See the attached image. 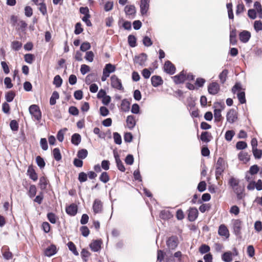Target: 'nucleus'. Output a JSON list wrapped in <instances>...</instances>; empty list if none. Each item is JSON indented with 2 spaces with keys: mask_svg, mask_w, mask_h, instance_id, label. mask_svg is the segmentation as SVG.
I'll use <instances>...</instances> for the list:
<instances>
[{
  "mask_svg": "<svg viewBox=\"0 0 262 262\" xmlns=\"http://www.w3.org/2000/svg\"><path fill=\"white\" fill-rule=\"evenodd\" d=\"M241 86L239 83H236L232 88V91L233 93H235L238 91L237 93V97L241 103L243 104L246 102L245 94L244 92L241 91Z\"/></svg>",
  "mask_w": 262,
  "mask_h": 262,
  "instance_id": "f257e3e1",
  "label": "nucleus"
},
{
  "mask_svg": "<svg viewBox=\"0 0 262 262\" xmlns=\"http://www.w3.org/2000/svg\"><path fill=\"white\" fill-rule=\"evenodd\" d=\"M30 113L34 117V118L39 121L41 117V113L38 107L36 105H32L29 107Z\"/></svg>",
  "mask_w": 262,
  "mask_h": 262,
  "instance_id": "f03ea898",
  "label": "nucleus"
},
{
  "mask_svg": "<svg viewBox=\"0 0 262 262\" xmlns=\"http://www.w3.org/2000/svg\"><path fill=\"white\" fill-rule=\"evenodd\" d=\"M226 119L230 124L234 123L237 119V113L234 109H230L227 113Z\"/></svg>",
  "mask_w": 262,
  "mask_h": 262,
  "instance_id": "7ed1b4c3",
  "label": "nucleus"
},
{
  "mask_svg": "<svg viewBox=\"0 0 262 262\" xmlns=\"http://www.w3.org/2000/svg\"><path fill=\"white\" fill-rule=\"evenodd\" d=\"M150 0H141L140 8L142 15L146 14L149 8Z\"/></svg>",
  "mask_w": 262,
  "mask_h": 262,
  "instance_id": "20e7f679",
  "label": "nucleus"
},
{
  "mask_svg": "<svg viewBox=\"0 0 262 262\" xmlns=\"http://www.w3.org/2000/svg\"><path fill=\"white\" fill-rule=\"evenodd\" d=\"M103 210V204L99 199H95L93 204V210L95 214L100 213Z\"/></svg>",
  "mask_w": 262,
  "mask_h": 262,
  "instance_id": "39448f33",
  "label": "nucleus"
},
{
  "mask_svg": "<svg viewBox=\"0 0 262 262\" xmlns=\"http://www.w3.org/2000/svg\"><path fill=\"white\" fill-rule=\"evenodd\" d=\"M111 85L114 88L120 90L123 89L121 81L117 76L115 75H112L111 77Z\"/></svg>",
  "mask_w": 262,
  "mask_h": 262,
  "instance_id": "423d86ee",
  "label": "nucleus"
},
{
  "mask_svg": "<svg viewBox=\"0 0 262 262\" xmlns=\"http://www.w3.org/2000/svg\"><path fill=\"white\" fill-rule=\"evenodd\" d=\"M176 84H180L186 81V72L182 71L179 74L172 77Z\"/></svg>",
  "mask_w": 262,
  "mask_h": 262,
  "instance_id": "0eeeda50",
  "label": "nucleus"
},
{
  "mask_svg": "<svg viewBox=\"0 0 262 262\" xmlns=\"http://www.w3.org/2000/svg\"><path fill=\"white\" fill-rule=\"evenodd\" d=\"M57 252V249L55 245H51L48 247L44 251L45 255L48 257H51L55 255Z\"/></svg>",
  "mask_w": 262,
  "mask_h": 262,
  "instance_id": "6e6552de",
  "label": "nucleus"
},
{
  "mask_svg": "<svg viewBox=\"0 0 262 262\" xmlns=\"http://www.w3.org/2000/svg\"><path fill=\"white\" fill-rule=\"evenodd\" d=\"M102 242L101 240H95L93 241L90 245V247L92 251L94 252H98L99 251L101 247Z\"/></svg>",
  "mask_w": 262,
  "mask_h": 262,
  "instance_id": "1a4fd4ad",
  "label": "nucleus"
},
{
  "mask_svg": "<svg viewBox=\"0 0 262 262\" xmlns=\"http://www.w3.org/2000/svg\"><path fill=\"white\" fill-rule=\"evenodd\" d=\"M147 60V55L144 53H142L135 57V62L141 66H145V63Z\"/></svg>",
  "mask_w": 262,
  "mask_h": 262,
  "instance_id": "9d476101",
  "label": "nucleus"
},
{
  "mask_svg": "<svg viewBox=\"0 0 262 262\" xmlns=\"http://www.w3.org/2000/svg\"><path fill=\"white\" fill-rule=\"evenodd\" d=\"M208 92L212 95L217 94L220 90L219 84L216 82L210 83L208 87Z\"/></svg>",
  "mask_w": 262,
  "mask_h": 262,
  "instance_id": "9b49d317",
  "label": "nucleus"
},
{
  "mask_svg": "<svg viewBox=\"0 0 262 262\" xmlns=\"http://www.w3.org/2000/svg\"><path fill=\"white\" fill-rule=\"evenodd\" d=\"M178 238L175 236H171L167 241V245L169 248L174 249L178 246Z\"/></svg>",
  "mask_w": 262,
  "mask_h": 262,
  "instance_id": "f8f14e48",
  "label": "nucleus"
},
{
  "mask_svg": "<svg viewBox=\"0 0 262 262\" xmlns=\"http://www.w3.org/2000/svg\"><path fill=\"white\" fill-rule=\"evenodd\" d=\"M234 192L237 194L238 199H241L244 196V191L245 186L244 185L238 184L236 187L233 188Z\"/></svg>",
  "mask_w": 262,
  "mask_h": 262,
  "instance_id": "ddd939ff",
  "label": "nucleus"
},
{
  "mask_svg": "<svg viewBox=\"0 0 262 262\" xmlns=\"http://www.w3.org/2000/svg\"><path fill=\"white\" fill-rule=\"evenodd\" d=\"M164 69V71L169 74H174L176 71L174 65L169 61H167L165 63Z\"/></svg>",
  "mask_w": 262,
  "mask_h": 262,
  "instance_id": "4468645a",
  "label": "nucleus"
},
{
  "mask_svg": "<svg viewBox=\"0 0 262 262\" xmlns=\"http://www.w3.org/2000/svg\"><path fill=\"white\" fill-rule=\"evenodd\" d=\"M126 127L129 129H132L136 125V122L135 117L133 115H129L126 120Z\"/></svg>",
  "mask_w": 262,
  "mask_h": 262,
  "instance_id": "2eb2a0df",
  "label": "nucleus"
},
{
  "mask_svg": "<svg viewBox=\"0 0 262 262\" xmlns=\"http://www.w3.org/2000/svg\"><path fill=\"white\" fill-rule=\"evenodd\" d=\"M242 227V222L239 220L233 221V228L234 232L236 235H239L241 233Z\"/></svg>",
  "mask_w": 262,
  "mask_h": 262,
  "instance_id": "dca6fc26",
  "label": "nucleus"
},
{
  "mask_svg": "<svg viewBox=\"0 0 262 262\" xmlns=\"http://www.w3.org/2000/svg\"><path fill=\"white\" fill-rule=\"evenodd\" d=\"M198 216V211L195 208H191L189 210L188 217L190 221H194Z\"/></svg>",
  "mask_w": 262,
  "mask_h": 262,
  "instance_id": "f3484780",
  "label": "nucleus"
},
{
  "mask_svg": "<svg viewBox=\"0 0 262 262\" xmlns=\"http://www.w3.org/2000/svg\"><path fill=\"white\" fill-rule=\"evenodd\" d=\"M238 158L243 163H247L250 160V156L248 152L242 151L238 155Z\"/></svg>",
  "mask_w": 262,
  "mask_h": 262,
  "instance_id": "a211bd4d",
  "label": "nucleus"
},
{
  "mask_svg": "<svg viewBox=\"0 0 262 262\" xmlns=\"http://www.w3.org/2000/svg\"><path fill=\"white\" fill-rule=\"evenodd\" d=\"M114 155L118 168L122 172L124 171L125 168L122 161L120 159L119 155L117 152H114Z\"/></svg>",
  "mask_w": 262,
  "mask_h": 262,
  "instance_id": "6ab92c4d",
  "label": "nucleus"
},
{
  "mask_svg": "<svg viewBox=\"0 0 262 262\" xmlns=\"http://www.w3.org/2000/svg\"><path fill=\"white\" fill-rule=\"evenodd\" d=\"M151 84L154 87H157L161 85L163 83V80L160 76H153L151 78Z\"/></svg>",
  "mask_w": 262,
  "mask_h": 262,
  "instance_id": "aec40b11",
  "label": "nucleus"
},
{
  "mask_svg": "<svg viewBox=\"0 0 262 262\" xmlns=\"http://www.w3.org/2000/svg\"><path fill=\"white\" fill-rule=\"evenodd\" d=\"M218 233L221 236H224L226 237H228L229 236V231L224 225H221L219 227Z\"/></svg>",
  "mask_w": 262,
  "mask_h": 262,
  "instance_id": "412c9836",
  "label": "nucleus"
},
{
  "mask_svg": "<svg viewBox=\"0 0 262 262\" xmlns=\"http://www.w3.org/2000/svg\"><path fill=\"white\" fill-rule=\"evenodd\" d=\"M251 35L250 33L247 31H244L239 34V39L243 42H247L249 40Z\"/></svg>",
  "mask_w": 262,
  "mask_h": 262,
  "instance_id": "4be33fe9",
  "label": "nucleus"
},
{
  "mask_svg": "<svg viewBox=\"0 0 262 262\" xmlns=\"http://www.w3.org/2000/svg\"><path fill=\"white\" fill-rule=\"evenodd\" d=\"M27 173L29 175L30 179H31L34 181H37L38 179V176L37 173L35 172L34 169L32 167V166H30L28 167L27 170Z\"/></svg>",
  "mask_w": 262,
  "mask_h": 262,
  "instance_id": "5701e85b",
  "label": "nucleus"
},
{
  "mask_svg": "<svg viewBox=\"0 0 262 262\" xmlns=\"http://www.w3.org/2000/svg\"><path fill=\"white\" fill-rule=\"evenodd\" d=\"M116 70V67L111 64V63H107L105 66L103 70V71L104 73H105L106 74L110 75V74L112 73H113Z\"/></svg>",
  "mask_w": 262,
  "mask_h": 262,
  "instance_id": "b1692460",
  "label": "nucleus"
},
{
  "mask_svg": "<svg viewBox=\"0 0 262 262\" xmlns=\"http://www.w3.org/2000/svg\"><path fill=\"white\" fill-rule=\"evenodd\" d=\"M120 109L122 111L124 112L129 111L130 109V103L127 99H123L122 100Z\"/></svg>",
  "mask_w": 262,
  "mask_h": 262,
  "instance_id": "393cba45",
  "label": "nucleus"
},
{
  "mask_svg": "<svg viewBox=\"0 0 262 262\" xmlns=\"http://www.w3.org/2000/svg\"><path fill=\"white\" fill-rule=\"evenodd\" d=\"M77 211V206L74 204L70 205L69 206L67 207L66 212L67 213L71 215H74L76 214Z\"/></svg>",
  "mask_w": 262,
  "mask_h": 262,
  "instance_id": "a878e982",
  "label": "nucleus"
},
{
  "mask_svg": "<svg viewBox=\"0 0 262 262\" xmlns=\"http://www.w3.org/2000/svg\"><path fill=\"white\" fill-rule=\"evenodd\" d=\"M124 11L127 15L133 16L136 13V9L134 6H126L125 7Z\"/></svg>",
  "mask_w": 262,
  "mask_h": 262,
  "instance_id": "bb28decb",
  "label": "nucleus"
},
{
  "mask_svg": "<svg viewBox=\"0 0 262 262\" xmlns=\"http://www.w3.org/2000/svg\"><path fill=\"white\" fill-rule=\"evenodd\" d=\"M211 139V134L207 132H203L201 136V140L204 142H209Z\"/></svg>",
  "mask_w": 262,
  "mask_h": 262,
  "instance_id": "cd10ccee",
  "label": "nucleus"
},
{
  "mask_svg": "<svg viewBox=\"0 0 262 262\" xmlns=\"http://www.w3.org/2000/svg\"><path fill=\"white\" fill-rule=\"evenodd\" d=\"M254 7L255 11L257 12L258 16L259 18H262V7L261 4L258 2H255L254 4Z\"/></svg>",
  "mask_w": 262,
  "mask_h": 262,
  "instance_id": "c85d7f7f",
  "label": "nucleus"
},
{
  "mask_svg": "<svg viewBox=\"0 0 262 262\" xmlns=\"http://www.w3.org/2000/svg\"><path fill=\"white\" fill-rule=\"evenodd\" d=\"M172 216V214L169 210H163L160 213L161 218L164 220L170 219Z\"/></svg>",
  "mask_w": 262,
  "mask_h": 262,
  "instance_id": "c756f323",
  "label": "nucleus"
},
{
  "mask_svg": "<svg viewBox=\"0 0 262 262\" xmlns=\"http://www.w3.org/2000/svg\"><path fill=\"white\" fill-rule=\"evenodd\" d=\"M72 143L75 145H78L81 142V136L78 134H74L72 136L71 139Z\"/></svg>",
  "mask_w": 262,
  "mask_h": 262,
  "instance_id": "7c9ffc66",
  "label": "nucleus"
},
{
  "mask_svg": "<svg viewBox=\"0 0 262 262\" xmlns=\"http://www.w3.org/2000/svg\"><path fill=\"white\" fill-rule=\"evenodd\" d=\"M222 259L225 262H231L232 260V254L231 252H227L222 255Z\"/></svg>",
  "mask_w": 262,
  "mask_h": 262,
  "instance_id": "2f4dec72",
  "label": "nucleus"
},
{
  "mask_svg": "<svg viewBox=\"0 0 262 262\" xmlns=\"http://www.w3.org/2000/svg\"><path fill=\"white\" fill-rule=\"evenodd\" d=\"M236 30L235 29L231 30L230 33V42L233 45H235L236 43Z\"/></svg>",
  "mask_w": 262,
  "mask_h": 262,
  "instance_id": "473e14b6",
  "label": "nucleus"
},
{
  "mask_svg": "<svg viewBox=\"0 0 262 262\" xmlns=\"http://www.w3.org/2000/svg\"><path fill=\"white\" fill-rule=\"evenodd\" d=\"M59 96L57 92L54 91L50 98V103L51 105H54L56 103V100L59 99Z\"/></svg>",
  "mask_w": 262,
  "mask_h": 262,
  "instance_id": "72a5a7b5",
  "label": "nucleus"
},
{
  "mask_svg": "<svg viewBox=\"0 0 262 262\" xmlns=\"http://www.w3.org/2000/svg\"><path fill=\"white\" fill-rule=\"evenodd\" d=\"M99 180L102 182H103L104 183H106L109 181L110 177L106 172H103L101 173V174L99 177Z\"/></svg>",
  "mask_w": 262,
  "mask_h": 262,
  "instance_id": "f704fd0d",
  "label": "nucleus"
},
{
  "mask_svg": "<svg viewBox=\"0 0 262 262\" xmlns=\"http://www.w3.org/2000/svg\"><path fill=\"white\" fill-rule=\"evenodd\" d=\"M228 71L227 70H224L219 75V78L221 83H224L226 80V77Z\"/></svg>",
  "mask_w": 262,
  "mask_h": 262,
  "instance_id": "c9c22d12",
  "label": "nucleus"
},
{
  "mask_svg": "<svg viewBox=\"0 0 262 262\" xmlns=\"http://www.w3.org/2000/svg\"><path fill=\"white\" fill-rule=\"evenodd\" d=\"M221 112L222 111L219 110H214V117L215 121L220 122L221 121L222 119Z\"/></svg>",
  "mask_w": 262,
  "mask_h": 262,
  "instance_id": "e433bc0d",
  "label": "nucleus"
},
{
  "mask_svg": "<svg viewBox=\"0 0 262 262\" xmlns=\"http://www.w3.org/2000/svg\"><path fill=\"white\" fill-rule=\"evenodd\" d=\"M62 83V80L59 75H56L54 77L53 84L56 85V87H60Z\"/></svg>",
  "mask_w": 262,
  "mask_h": 262,
  "instance_id": "4c0bfd02",
  "label": "nucleus"
},
{
  "mask_svg": "<svg viewBox=\"0 0 262 262\" xmlns=\"http://www.w3.org/2000/svg\"><path fill=\"white\" fill-rule=\"evenodd\" d=\"M22 47V43L18 41H13L11 43V47L12 49L18 51Z\"/></svg>",
  "mask_w": 262,
  "mask_h": 262,
  "instance_id": "58836bf2",
  "label": "nucleus"
},
{
  "mask_svg": "<svg viewBox=\"0 0 262 262\" xmlns=\"http://www.w3.org/2000/svg\"><path fill=\"white\" fill-rule=\"evenodd\" d=\"M128 42L129 46L132 47H135L136 46V38L132 35H129L128 37Z\"/></svg>",
  "mask_w": 262,
  "mask_h": 262,
  "instance_id": "ea45409f",
  "label": "nucleus"
},
{
  "mask_svg": "<svg viewBox=\"0 0 262 262\" xmlns=\"http://www.w3.org/2000/svg\"><path fill=\"white\" fill-rule=\"evenodd\" d=\"M235 133L233 130H230L226 132L225 136V139L228 141L232 140L233 137L234 136Z\"/></svg>",
  "mask_w": 262,
  "mask_h": 262,
  "instance_id": "a19ab883",
  "label": "nucleus"
},
{
  "mask_svg": "<svg viewBox=\"0 0 262 262\" xmlns=\"http://www.w3.org/2000/svg\"><path fill=\"white\" fill-rule=\"evenodd\" d=\"M81 255L83 260L86 262L88 260V258L91 253L88 250L83 249L81 252Z\"/></svg>",
  "mask_w": 262,
  "mask_h": 262,
  "instance_id": "79ce46f5",
  "label": "nucleus"
},
{
  "mask_svg": "<svg viewBox=\"0 0 262 262\" xmlns=\"http://www.w3.org/2000/svg\"><path fill=\"white\" fill-rule=\"evenodd\" d=\"M53 154L54 159L56 161H59L61 159V156L60 154V152L58 148H54L53 151Z\"/></svg>",
  "mask_w": 262,
  "mask_h": 262,
  "instance_id": "37998d69",
  "label": "nucleus"
},
{
  "mask_svg": "<svg viewBox=\"0 0 262 262\" xmlns=\"http://www.w3.org/2000/svg\"><path fill=\"white\" fill-rule=\"evenodd\" d=\"M214 110H219L222 111L224 110L225 105L224 102H216L214 104Z\"/></svg>",
  "mask_w": 262,
  "mask_h": 262,
  "instance_id": "c03bdc74",
  "label": "nucleus"
},
{
  "mask_svg": "<svg viewBox=\"0 0 262 262\" xmlns=\"http://www.w3.org/2000/svg\"><path fill=\"white\" fill-rule=\"evenodd\" d=\"M68 246L70 250H71L75 255H78V252L76 250V247L73 243L70 242L68 243Z\"/></svg>",
  "mask_w": 262,
  "mask_h": 262,
  "instance_id": "a18cd8bd",
  "label": "nucleus"
},
{
  "mask_svg": "<svg viewBox=\"0 0 262 262\" xmlns=\"http://www.w3.org/2000/svg\"><path fill=\"white\" fill-rule=\"evenodd\" d=\"M223 162V160L222 158H219L218 159L217 163H216V174H221V172L223 171V168L219 167V166L221 165Z\"/></svg>",
  "mask_w": 262,
  "mask_h": 262,
  "instance_id": "49530a36",
  "label": "nucleus"
},
{
  "mask_svg": "<svg viewBox=\"0 0 262 262\" xmlns=\"http://www.w3.org/2000/svg\"><path fill=\"white\" fill-rule=\"evenodd\" d=\"M88 156V151L85 149H82L78 151L77 156L80 159H85Z\"/></svg>",
  "mask_w": 262,
  "mask_h": 262,
  "instance_id": "de8ad7c7",
  "label": "nucleus"
},
{
  "mask_svg": "<svg viewBox=\"0 0 262 262\" xmlns=\"http://www.w3.org/2000/svg\"><path fill=\"white\" fill-rule=\"evenodd\" d=\"M113 138L114 142L117 144H121L122 143V139L121 136L118 133H114L113 134Z\"/></svg>",
  "mask_w": 262,
  "mask_h": 262,
  "instance_id": "09e8293b",
  "label": "nucleus"
},
{
  "mask_svg": "<svg viewBox=\"0 0 262 262\" xmlns=\"http://www.w3.org/2000/svg\"><path fill=\"white\" fill-rule=\"evenodd\" d=\"M36 161L37 165L40 168H43L45 166V162L43 159L40 156H37L36 158Z\"/></svg>",
  "mask_w": 262,
  "mask_h": 262,
  "instance_id": "8fccbe9b",
  "label": "nucleus"
},
{
  "mask_svg": "<svg viewBox=\"0 0 262 262\" xmlns=\"http://www.w3.org/2000/svg\"><path fill=\"white\" fill-rule=\"evenodd\" d=\"M94 54L92 51H88L86 52L85 58L89 62H92L94 60Z\"/></svg>",
  "mask_w": 262,
  "mask_h": 262,
  "instance_id": "3c124183",
  "label": "nucleus"
},
{
  "mask_svg": "<svg viewBox=\"0 0 262 262\" xmlns=\"http://www.w3.org/2000/svg\"><path fill=\"white\" fill-rule=\"evenodd\" d=\"M24 58L25 61L30 64H31L34 59V55L31 54H26Z\"/></svg>",
  "mask_w": 262,
  "mask_h": 262,
  "instance_id": "603ef678",
  "label": "nucleus"
},
{
  "mask_svg": "<svg viewBox=\"0 0 262 262\" xmlns=\"http://www.w3.org/2000/svg\"><path fill=\"white\" fill-rule=\"evenodd\" d=\"M206 183L205 181L200 182L198 185L197 189L200 192H203L206 190Z\"/></svg>",
  "mask_w": 262,
  "mask_h": 262,
  "instance_id": "864d4df0",
  "label": "nucleus"
},
{
  "mask_svg": "<svg viewBox=\"0 0 262 262\" xmlns=\"http://www.w3.org/2000/svg\"><path fill=\"white\" fill-rule=\"evenodd\" d=\"M254 28L256 32L262 30V23L260 20H256L254 23Z\"/></svg>",
  "mask_w": 262,
  "mask_h": 262,
  "instance_id": "5fc2aeb1",
  "label": "nucleus"
},
{
  "mask_svg": "<svg viewBox=\"0 0 262 262\" xmlns=\"http://www.w3.org/2000/svg\"><path fill=\"white\" fill-rule=\"evenodd\" d=\"M247 146V143L244 141H238L236 143V147L237 149L241 150L246 148Z\"/></svg>",
  "mask_w": 262,
  "mask_h": 262,
  "instance_id": "6e6d98bb",
  "label": "nucleus"
},
{
  "mask_svg": "<svg viewBox=\"0 0 262 262\" xmlns=\"http://www.w3.org/2000/svg\"><path fill=\"white\" fill-rule=\"evenodd\" d=\"M252 151L255 158L260 159L261 157L262 151L261 150L258 149L257 148H256L253 149Z\"/></svg>",
  "mask_w": 262,
  "mask_h": 262,
  "instance_id": "4d7b16f0",
  "label": "nucleus"
},
{
  "mask_svg": "<svg viewBox=\"0 0 262 262\" xmlns=\"http://www.w3.org/2000/svg\"><path fill=\"white\" fill-rule=\"evenodd\" d=\"M47 185V181L45 177H41L39 179V185L41 189L46 188Z\"/></svg>",
  "mask_w": 262,
  "mask_h": 262,
  "instance_id": "13d9d810",
  "label": "nucleus"
},
{
  "mask_svg": "<svg viewBox=\"0 0 262 262\" xmlns=\"http://www.w3.org/2000/svg\"><path fill=\"white\" fill-rule=\"evenodd\" d=\"M110 165L109 161L104 160L101 162V167L103 169L107 170L110 168Z\"/></svg>",
  "mask_w": 262,
  "mask_h": 262,
  "instance_id": "bf43d9fd",
  "label": "nucleus"
},
{
  "mask_svg": "<svg viewBox=\"0 0 262 262\" xmlns=\"http://www.w3.org/2000/svg\"><path fill=\"white\" fill-rule=\"evenodd\" d=\"M90 48H91V45L88 42H83L80 46V50L83 52H85V51L89 50Z\"/></svg>",
  "mask_w": 262,
  "mask_h": 262,
  "instance_id": "052dcab7",
  "label": "nucleus"
},
{
  "mask_svg": "<svg viewBox=\"0 0 262 262\" xmlns=\"http://www.w3.org/2000/svg\"><path fill=\"white\" fill-rule=\"evenodd\" d=\"M90 71V67L86 64H82L80 68V72L82 75H85Z\"/></svg>",
  "mask_w": 262,
  "mask_h": 262,
  "instance_id": "680f3d73",
  "label": "nucleus"
},
{
  "mask_svg": "<svg viewBox=\"0 0 262 262\" xmlns=\"http://www.w3.org/2000/svg\"><path fill=\"white\" fill-rule=\"evenodd\" d=\"M36 193V188L35 185H31L29 188V195L31 198H33Z\"/></svg>",
  "mask_w": 262,
  "mask_h": 262,
  "instance_id": "e2e57ef3",
  "label": "nucleus"
},
{
  "mask_svg": "<svg viewBox=\"0 0 262 262\" xmlns=\"http://www.w3.org/2000/svg\"><path fill=\"white\" fill-rule=\"evenodd\" d=\"M210 247L206 245H203L200 247L199 251L202 254H204L210 251Z\"/></svg>",
  "mask_w": 262,
  "mask_h": 262,
  "instance_id": "0e129e2a",
  "label": "nucleus"
},
{
  "mask_svg": "<svg viewBox=\"0 0 262 262\" xmlns=\"http://www.w3.org/2000/svg\"><path fill=\"white\" fill-rule=\"evenodd\" d=\"M245 10V6L243 4H238L236 7V14L239 15Z\"/></svg>",
  "mask_w": 262,
  "mask_h": 262,
  "instance_id": "69168bd1",
  "label": "nucleus"
},
{
  "mask_svg": "<svg viewBox=\"0 0 262 262\" xmlns=\"http://www.w3.org/2000/svg\"><path fill=\"white\" fill-rule=\"evenodd\" d=\"M40 146L43 150H46L48 149V143L46 138H41L40 139Z\"/></svg>",
  "mask_w": 262,
  "mask_h": 262,
  "instance_id": "338daca9",
  "label": "nucleus"
},
{
  "mask_svg": "<svg viewBox=\"0 0 262 262\" xmlns=\"http://www.w3.org/2000/svg\"><path fill=\"white\" fill-rule=\"evenodd\" d=\"M131 112L133 114H139V112H140L139 105L137 103L134 104L132 106Z\"/></svg>",
  "mask_w": 262,
  "mask_h": 262,
  "instance_id": "774afa93",
  "label": "nucleus"
}]
</instances>
